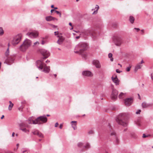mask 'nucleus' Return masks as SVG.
Listing matches in <instances>:
<instances>
[{
  "label": "nucleus",
  "mask_w": 153,
  "mask_h": 153,
  "mask_svg": "<svg viewBox=\"0 0 153 153\" xmlns=\"http://www.w3.org/2000/svg\"><path fill=\"white\" fill-rule=\"evenodd\" d=\"M93 64L97 68H100L101 65L99 61L97 60H94L93 61Z\"/></svg>",
  "instance_id": "nucleus-16"
},
{
  "label": "nucleus",
  "mask_w": 153,
  "mask_h": 153,
  "mask_svg": "<svg viewBox=\"0 0 153 153\" xmlns=\"http://www.w3.org/2000/svg\"><path fill=\"white\" fill-rule=\"evenodd\" d=\"M141 31L142 33H144V30H141Z\"/></svg>",
  "instance_id": "nucleus-64"
},
{
  "label": "nucleus",
  "mask_w": 153,
  "mask_h": 153,
  "mask_svg": "<svg viewBox=\"0 0 153 153\" xmlns=\"http://www.w3.org/2000/svg\"><path fill=\"white\" fill-rule=\"evenodd\" d=\"M65 40V38L62 36L59 37L58 39L57 43L59 45H61Z\"/></svg>",
  "instance_id": "nucleus-18"
},
{
  "label": "nucleus",
  "mask_w": 153,
  "mask_h": 153,
  "mask_svg": "<svg viewBox=\"0 0 153 153\" xmlns=\"http://www.w3.org/2000/svg\"><path fill=\"white\" fill-rule=\"evenodd\" d=\"M82 74L83 76H85L91 77L93 76L92 73L89 71H82Z\"/></svg>",
  "instance_id": "nucleus-12"
},
{
  "label": "nucleus",
  "mask_w": 153,
  "mask_h": 153,
  "mask_svg": "<svg viewBox=\"0 0 153 153\" xmlns=\"http://www.w3.org/2000/svg\"><path fill=\"white\" fill-rule=\"evenodd\" d=\"M131 67L129 66L127 67L126 69V71L128 72L130 70Z\"/></svg>",
  "instance_id": "nucleus-33"
},
{
  "label": "nucleus",
  "mask_w": 153,
  "mask_h": 153,
  "mask_svg": "<svg viewBox=\"0 0 153 153\" xmlns=\"http://www.w3.org/2000/svg\"><path fill=\"white\" fill-rule=\"evenodd\" d=\"M31 41L26 39L23 42L22 45L19 46V49L22 52L26 51L31 45Z\"/></svg>",
  "instance_id": "nucleus-4"
},
{
  "label": "nucleus",
  "mask_w": 153,
  "mask_h": 153,
  "mask_svg": "<svg viewBox=\"0 0 153 153\" xmlns=\"http://www.w3.org/2000/svg\"><path fill=\"white\" fill-rule=\"evenodd\" d=\"M59 124L57 122H56L55 125V127H57L58 126V125Z\"/></svg>",
  "instance_id": "nucleus-46"
},
{
  "label": "nucleus",
  "mask_w": 153,
  "mask_h": 153,
  "mask_svg": "<svg viewBox=\"0 0 153 153\" xmlns=\"http://www.w3.org/2000/svg\"><path fill=\"white\" fill-rule=\"evenodd\" d=\"M5 60L4 62L7 65H10L13 63L14 58L12 56H9L5 57Z\"/></svg>",
  "instance_id": "nucleus-7"
},
{
  "label": "nucleus",
  "mask_w": 153,
  "mask_h": 153,
  "mask_svg": "<svg viewBox=\"0 0 153 153\" xmlns=\"http://www.w3.org/2000/svg\"><path fill=\"white\" fill-rule=\"evenodd\" d=\"M114 42L116 45L120 46L122 43V39L120 37L116 36L114 38Z\"/></svg>",
  "instance_id": "nucleus-9"
},
{
  "label": "nucleus",
  "mask_w": 153,
  "mask_h": 153,
  "mask_svg": "<svg viewBox=\"0 0 153 153\" xmlns=\"http://www.w3.org/2000/svg\"><path fill=\"white\" fill-rule=\"evenodd\" d=\"M88 133L89 134H91L93 133V131L92 130H90L88 132Z\"/></svg>",
  "instance_id": "nucleus-41"
},
{
  "label": "nucleus",
  "mask_w": 153,
  "mask_h": 153,
  "mask_svg": "<svg viewBox=\"0 0 153 153\" xmlns=\"http://www.w3.org/2000/svg\"><path fill=\"white\" fill-rule=\"evenodd\" d=\"M141 110H139L136 112V114H139L141 112Z\"/></svg>",
  "instance_id": "nucleus-43"
},
{
  "label": "nucleus",
  "mask_w": 153,
  "mask_h": 153,
  "mask_svg": "<svg viewBox=\"0 0 153 153\" xmlns=\"http://www.w3.org/2000/svg\"><path fill=\"white\" fill-rule=\"evenodd\" d=\"M111 79L112 81L116 85H118L119 84L120 80L117 78V76H115V77H114L113 76L111 77Z\"/></svg>",
  "instance_id": "nucleus-14"
},
{
  "label": "nucleus",
  "mask_w": 153,
  "mask_h": 153,
  "mask_svg": "<svg viewBox=\"0 0 153 153\" xmlns=\"http://www.w3.org/2000/svg\"><path fill=\"white\" fill-rule=\"evenodd\" d=\"M4 33V31L2 27H0V36H3Z\"/></svg>",
  "instance_id": "nucleus-24"
},
{
  "label": "nucleus",
  "mask_w": 153,
  "mask_h": 153,
  "mask_svg": "<svg viewBox=\"0 0 153 153\" xmlns=\"http://www.w3.org/2000/svg\"><path fill=\"white\" fill-rule=\"evenodd\" d=\"M32 133L33 134L37 135L40 137L42 138L43 137V134L38 130L33 131Z\"/></svg>",
  "instance_id": "nucleus-17"
},
{
  "label": "nucleus",
  "mask_w": 153,
  "mask_h": 153,
  "mask_svg": "<svg viewBox=\"0 0 153 153\" xmlns=\"http://www.w3.org/2000/svg\"><path fill=\"white\" fill-rule=\"evenodd\" d=\"M99 7L97 5H96V7L94 9H92V10H94V11L93 13V14H97V13L98 10L99 9Z\"/></svg>",
  "instance_id": "nucleus-23"
},
{
  "label": "nucleus",
  "mask_w": 153,
  "mask_h": 153,
  "mask_svg": "<svg viewBox=\"0 0 153 153\" xmlns=\"http://www.w3.org/2000/svg\"><path fill=\"white\" fill-rule=\"evenodd\" d=\"M137 125L138 126H140V123H138L137 124Z\"/></svg>",
  "instance_id": "nucleus-59"
},
{
  "label": "nucleus",
  "mask_w": 153,
  "mask_h": 153,
  "mask_svg": "<svg viewBox=\"0 0 153 153\" xmlns=\"http://www.w3.org/2000/svg\"><path fill=\"white\" fill-rule=\"evenodd\" d=\"M9 54L10 51L9 49V48H8L6 51L5 52V57L9 56Z\"/></svg>",
  "instance_id": "nucleus-26"
},
{
  "label": "nucleus",
  "mask_w": 153,
  "mask_h": 153,
  "mask_svg": "<svg viewBox=\"0 0 153 153\" xmlns=\"http://www.w3.org/2000/svg\"><path fill=\"white\" fill-rule=\"evenodd\" d=\"M151 78L153 81V76H152V74L151 75Z\"/></svg>",
  "instance_id": "nucleus-53"
},
{
  "label": "nucleus",
  "mask_w": 153,
  "mask_h": 153,
  "mask_svg": "<svg viewBox=\"0 0 153 153\" xmlns=\"http://www.w3.org/2000/svg\"><path fill=\"white\" fill-rule=\"evenodd\" d=\"M112 56V53H110L108 54V56L109 58H111Z\"/></svg>",
  "instance_id": "nucleus-40"
},
{
  "label": "nucleus",
  "mask_w": 153,
  "mask_h": 153,
  "mask_svg": "<svg viewBox=\"0 0 153 153\" xmlns=\"http://www.w3.org/2000/svg\"><path fill=\"white\" fill-rule=\"evenodd\" d=\"M39 42H38L37 41V42H34V46H35V45H39Z\"/></svg>",
  "instance_id": "nucleus-38"
},
{
  "label": "nucleus",
  "mask_w": 153,
  "mask_h": 153,
  "mask_svg": "<svg viewBox=\"0 0 153 153\" xmlns=\"http://www.w3.org/2000/svg\"><path fill=\"white\" fill-rule=\"evenodd\" d=\"M131 136L133 137H135V134L134 132H131Z\"/></svg>",
  "instance_id": "nucleus-37"
},
{
  "label": "nucleus",
  "mask_w": 153,
  "mask_h": 153,
  "mask_svg": "<svg viewBox=\"0 0 153 153\" xmlns=\"http://www.w3.org/2000/svg\"><path fill=\"white\" fill-rule=\"evenodd\" d=\"M9 102L10 104H13V103H12V102L11 101H9Z\"/></svg>",
  "instance_id": "nucleus-62"
},
{
  "label": "nucleus",
  "mask_w": 153,
  "mask_h": 153,
  "mask_svg": "<svg viewBox=\"0 0 153 153\" xmlns=\"http://www.w3.org/2000/svg\"><path fill=\"white\" fill-rule=\"evenodd\" d=\"M79 36H77L76 37V39H78L79 38Z\"/></svg>",
  "instance_id": "nucleus-57"
},
{
  "label": "nucleus",
  "mask_w": 153,
  "mask_h": 153,
  "mask_svg": "<svg viewBox=\"0 0 153 153\" xmlns=\"http://www.w3.org/2000/svg\"><path fill=\"white\" fill-rule=\"evenodd\" d=\"M76 121H73L71 122L72 127L74 130H76L77 128L76 124Z\"/></svg>",
  "instance_id": "nucleus-21"
},
{
  "label": "nucleus",
  "mask_w": 153,
  "mask_h": 153,
  "mask_svg": "<svg viewBox=\"0 0 153 153\" xmlns=\"http://www.w3.org/2000/svg\"><path fill=\"white\" fill-rule=\"evenodd\" d=\"M90 145L88 143H87L85 145L83 146V148L85 149H88L90 148Z\"/></svg>",
  "instance_id": "nucleus-28"
},
{
  "label": "nucleus",
  "mask_w": 153,
  "mask_h": 153,
  "mask_svg": "<svg viewBox=\"0 0 153 153\" xmlns=\"http://www.w3.org/2000/svg\"><path fill=\"white\" fill-rule=\"evenodd\" d=\"M142 66V65L140 64V63H138L135 68V69H134L135 71V72H137L138 69H140L141 68Z\"/></svg>",
  "instance_id": "nucleus-22"
},
{
  "label": "nucleus",
  "mask_w": 153,
  "mask_h": 153,
  "mask_svg": "<svg viewBox=\"0 0 153 153\" xmlns=\"http://www.w3.org/2000/svg\"><path fill=\"white\" fill-rule=\"evenodd\" d=\"M42 60H38L36 61V64L37 68L42 72L48 73L50 71V67L47 66Z\"/></svg>",
  "instance_id": "nucleus-2"
},
{
  "label": "nucleus",
  "mask_w": 153,
  "mask_h": 153,
  "mask_svg": "<svg viewBox=\"0 0 153 153\" xmlns=\"http://www.w3.org/2000/svg\"><path fill=\"white\" fill-rule=\"evenodd\" d=\"M54 11H55V10L54 9H52L51 10V12L52 13Z\"/></svg>",
  "instance_id": "nucleus-51"
},
{
  "label": "nucleus",
  "mask_w": 153,
  "mask_h": 153,
  "mask_svg": "<svg viewBox=\"0 0 153 153\" xmlns=\"http://www.w3.org/2000/svg\"><path fill=\"white\" fill-rule=\"evenodd\" d=\"M19 146V143H17V144H16V146L17 147V149L18 148Z\"/></svg>",
  "instance_id": "nucleus-52"
},
{
  "label": "nucleus",
  "mask_w": 153,
  "mask_h": 153,
  "mask_svg": "<svg viewBox=\"0 0 153 153\" xmlns=\"http://www.w3.org/2000/svg\"><path fill=\"white\" fill-rule=\"evenodd\" d=\"M148 137V136L147 135H146V134H143V138H145V137Z\"/></svg>",
  "instance_id": "nucleus-44"
},
{
  "label": "nucleus",
  "mask_w": 153,
  "mask_h": 153,
  "mask_svg": "<svg viewBox=\"0 0 153 153\" xmlns=\"http://www.w3.org/2000/svg\"><path fill=\"white\" fill-rule=\"evenodd\" d=\"M13 105V104H10L8 107V109L9 110H11Z\"/></svg>",
  "instance_id": "nucleus-31"
},
{
  "label": "nucleus",
  "mask_w": 153,
  "mask_h": 153,
  "mask_svg": "<svg viewBox=\"0 0 153 153\" xmlns=\"http://www.w3.org/2000/svg\"><path fill=\"white\" fill-rule=\"evenodd\" d=\"M110 135L111 136H114L115 137V140L114 142V143L115 144H118L119 142V139L118 138V137L116 136L115 133L114 131L110 133Z\"/></svg>",
  "instance_id": "nucleus-15"
},
{
  "label": "nucleus",
  "mask_w": 153,
  "mask_h": 153,
  "mask_svg": "<svg viewBox=\"0 0 153 153\" xmlns=\"http://www.w3.org/2000/svg\"><path fill=\"white\" fill-rule=\"evenodd\" d=\"M77 146L79 147H82L83 148L84 144L82 143L79 142L78 143Z\"/></svg>",
  "instance_id": "nucleus-30"
},
{
  "label": "nucleus",
  "mask_w": 153,
  "mask_h": 153,
  "mask_svg": "<svg viewBox=\"0 0 153 153\" xmlns=\"http://www.w3.org/2000/svg\"><path fill=\"white\" fill-rule=\"evenodd\" d=\"M85 34L87 35H89L91 34V32H90L89 30H87L85 33Z\"/></svg>",
  "instance_id": "nucleus-36"
},
{
  "label": "nucleus",
  "mask_w": 153,
  "mask_h": 153,
  "mask_svg": "<svg viewBox=\"0 0 153 153\" xmlns=\"http://www.w3.org/2000/svg\"><path fill=\"white\" fill-rule=\"evenodd\" d=\"M134 29L135 30H136V31L137 32H138L140 30V29L138 28H134Z\"/></svg>",
  "instance_id": "nucleus-39"
},
{
  "label": "nucleus",
  "mask_w": 153,
  "mask_h": 153,
  "mask_svg": "<svg viewBox=\"0 0 153 153\" xmlns=\"http://www.w3.org/2000/svg\"><path fill=\"white\" fill-rule=\"evenodd\" d=\"M134 20V18L132 16H130L129 18V21L131 23V24L133 23Z\"/></svg>",
  "instance_id": "nucleus-27"
},
{
  "label": "nucleus",
  "mask_w": 153,
  "mask_h": 153,
  "mask_svg": "<svg viewBox=\"0 0 153 153\" xmlns=\"http://www.w3.org/2000/svg\"><path fill=\"white\" fill-rule=\"evenodd\" d=\"M20 129L21 130H22V131L25 132H29V130H28L26 128H20Z\"/></svg>",
  "instance_id": "nucleus-29"
},
{
  "label": "nucleus",
  "mask_w": 153,
  "mask_h": 153,
  "mask_svg": "<svg viewBox=\"0 0 153 153\" xmlns=\"http://www.w3.org/2000/svg\"><path fill=\"white\" fill-rule=\"evenodd\" d=\"M48 119L46 116L44 114L37 118L34 120H32V123L29 122V124H41L46 123Z\"/></svg>",
  "instance_id": "nucleus-5"
},
{
  "label": "nucleus",
  "mask_w": 153,
  "mask_h": 153,
  "mask_svg": "<svg viewBox=\"0 0 153 153\" xmlns=\"http://www.w3.org/2000/svg\"><path fill=\"white\" fill-rule=\"evenodd\" d=\"M26 35L30 38H34L38 36V33L37 32H28L26 34Z\"/></svg>",
  "instance_id": "nucleus-10"
},
{
  "label": "nucleus",
  "mask_w": 153,
  "mask_h": 153,
  "mask_svg": "<svg viewBox=\"0 0 153 153\" xmlns=\"http://www.w3.org/2000/svg\"><path fill=\"white\" fill-rule=\"evenodd\" d=\"M58 31H57V32H54V34L55 36H56L57 35H58Z\"/></svg>",
  "instance_id": "nucleus-47"
},
{
  "label": "nucleus",
  "mask_w": 153,
  "mask_h": 153,
  "mask_svg": "<svg viewBox=\"0 0 153 153\" xmlns=\"http://www.w3.org/2000/svg\"><path fill=\"white\" fill-rule=\"evenodd\" d=\"M15 134L14 132H13V133H12V136L13 137H14V135H15Z\"/></svg>",
  "instance_id": "nucleus-49"
},
{
  "label": "nucleus",
  "mask_w": 153,
  "mask_h": 153,
  "mask_svg": "<svg viewBox=\"0 0 153 153\" xmlns=\"http://www.w3.org/2000/svg\"><path fill=\"white\" fill-rule=\"evenodd\" d=\"M110 60L111 61H113V58L111 57L110 59Z\"/></svg>",
  "instance_id": "nucleus-54"
},
{
  "label": "nucleus",
  "mask_w": 153,
  "mask_h": 153,
  "mask_svg": "<svg viewBox=\"0 0 153 153\" xmlns=\"http://www.w3.org/2000/svg\"><path fill=\"white\" fill-rule=\"evenodd\" d=\"M19 126L20 127V128H22L25 126V125L23 123H21L19 124Z\"/></svg>",
  "instance_id": "nucleus-32"
},
{
  "label": "nucleus",
  "mask_w": 153,
  "mask_h": 153,
  "mask_svg": "<svg viewBox=\"0 0 153 153\" xmlns=\"http://www.w3.org/2000/svg\"><path fill=\"white\" fill-rule=\"evenodd\" d=\"M32 120H33L32 119V117L30 118L29 119L27 120L28 123L29 124V122L32 123Z\"/></svg>",
  "instance_id": "nucleus-35"
},
{
  "label": "nucleus",
  "mask_w": 153,
  "mask_h": 153,
  "mask_svg": "<svg viewBox=\"0 0 153 153\" xmlns=\"http://www.w3.org/2000/svg\"><path fill=\"white\" fill-rule=\"evenodd\" d=\"M126 114L121 113L118 116L116 120L118 124L126 127L127 125V123L126 121Z\"/></svg>",
  "instance_id": "nucleus-3"
},
{
  "label": "nucleus",
  "mask_w": 153,
  "mask_h": 153,
  "mask_svg": "<svg viewBox=\"0 0 153 153\" xmlns=\"http://www.w3.org/2000/svg\"><path fill=\"white\" fill-rule=\"evenodd\" d=\"M50 62V61L49 60H47L46 62H45L46 63H48V62Z\"/></svg>",
  "instance_id": "nucleus-60"
},
{
  "label": "nucleus",
  "mask_w": 153,
  "mask_h": 153,
  "mask_svg": "<svg viewBox=\"0 0 153 153\" xmlns=\"http://www.w3.org/2000/svg\"><path fill=\"white\" fill-rule=\"evenodd\" d=\"M51 8H54V5H52L51 6Z\"/></svg>",
  "instance_id": "nucleus-56"
},
{
  "label": "nucleus",
  "mask_w": 153,
  "mask_h": 153,
  "mask_svg": "<svg viewBox=\"0 0 153 153\" xmlns=\"http://www.w3.org/2000/svg\"><path fill=\"white\" fill-rule=\"evenodd\" d=\"M87 44L86 43L80 42L76 45L74 49L76 51L74 52L81 55L82 58L85 59L87 56L84 52L87 49Z\"/></svg>",
  "instance_id": "nucleus-1"
},
{
  "label": "nucleus",
  "mask_w": 153,
  "mask_h": 153,
  "mask_svg": "<svg viewBox=\"0 0 153 153\" xmlns=\"http://www.w3.org/2000/svg\"><path fill=\"white\" fill-rule=\"evenodd\" d=\"M151 104L150 103H147L145 102H143L142 104V106L143 108H147L151 106Z\"/></svg>",
  "instance_id": "nucleus-20"
},
{
  "label": "nucleus",
  "mask_w": 153,
  "mask_h": 153,
  "mask_svg": "<svg viewBox=\"0 0 153 153\" xmlns=\"http://www.w3.org/2000/svg\"><path fill=\"white\" fill-rule=\"evenodd\" d=\"M39 51L43 56V59L47 58L50 55L49 52L47 50L44 49H40Z\"/></svg>",
  "instance_id": "nucleus-8"
},
{
  "label": "nucleus",
  "mask_w": 153,
  "mask_h": 153,
  "mask_svg": "<svg viewBox=\"0 0 153 153\" xmlns=\"http://www.w3.org/2000/svg\"><path fill=\"white\" fill-rule=\"evenodd\" d=\"M62 126H63V125L62 124H61L60 125V126H59V128L60 129H62Z\"/></svg>",
  "instance_id": "nucleus-45"
},
{
  "label": "nucleus",
  "mask_w": 153,
  "mask_h": 153,
  "mask_svg": "<svg viewBox=\"0 0 153 153\" xmlns=\"http://www.w3.org/2000/svg\"><path fill=\"white\" fill-rule=\"evenodd\" d=\"M126 94L121 92L119 95V97L120 99H123L126 96Z\"/></svg>",
  "instance_id": "nucleus-25"
},
{
  "label": "nucleus",
  "mask_w": 153,
  "mask_h": 153,
  "mask_svg": "<svg viewBox=\"0 0 153 153\" xmlns=\"http://www.w3.org/2000/svg\"><path fill=\"white\" fill-rule=\"evenodd\" d=\"M4 117V116L3 115L2 116V117H1V119H2Z\"/></svg>",
  "instance_id": "nucleus-55"
},
{
  "label": "nucleus",
  "mask_w": 153,
  "mask_h": 153,
  "mask_svg": "<svg viewBox=\"0 0 153 153\" xmlns=\"http://www.w3.org/2000/svg\"><path fill=\"white\" fill-rule=\"evenodd\" d=\"M55 12L58 14H59L60 17H61V13L58 11L55 10Z\"/></svg>",
  "instance_id": "nucleus-34"
},
{
  "label": "nucleus",
  "mask_w": 153,
  "mask_h": 153,
  "mask_svg": "<svg viewBox=\"0 0 153 153\" xmlns=\"http://www.w3.org/2000/svg\"><path fill=\"white\" fill-rule=\"evenodd\" d=\"M138 96L139 98V99H140V95L139 94H138Z\"/></svg>",
  "instance_id": "nucleus-63"
},
{
  "label": "nucleus",
  "mask_w": 153,
  "mask_h": 153,
  "mask_svg": "<svg viewBox=\"0 0 153 153\" xmlns=\"http://www.w3.org/2000/svg\"><path fill=\"white\" fill-rule=\"evenodd\" d=\"M125 103L126 105L129 106L133 102V99L132 98L126 99L125 100Z\"/></svg>",
  "instance_id": "nucleus-13"
},
{
  "label": "nucleus",
  "mask_w": 153,
  "mask_h": 153,
  "mask_svg": "<svg viewBox=\"0 0 153 153\" xmlns=\"http://www.w3.org/2000/svg\"><path fill=\"white\" fill-rule=\"evenodd\" d=\"M22 37L21 34H19L14 36L11 41V43L13 46L17 45L21 41Z\"/></svg>",
  "instance_id": "nucleus-6"
},
{
  "label": "nucleus",
  "mask_w": 153,
  "mask_h": 153,
  "mask_svg": "<svg viewBox=\"0 0 153 153\" xmlns=\"http://www.w3.org/2000/svg\"><path fill=\"white\" fill-rule=\"evenodd\" d=\"M116 72L117 73H121V71H120V70H119L118 69H117L116 70Z\"/></svg>",
  "instance_id": "nucleus-42"
},
{
  "label": "nucleus",
  "mask_w": 153,
  "mask_h": 153,
  "mask_svg": "<svg viewBox=\"0 0 153 153\" xmlns=\"http://www.w3.org/2000/svg\"><path fill=\"white\" fill-rule=\"evenodd\" d=\"M45 19L47 21H50L52 20H57V19L55 17H53L52 16H51L46 17L45 18Z\"/></svg>",
  "instance_id": "nucleus-19"
},
{
  "label": "nucleus",
  "mask_w": 153,
  "mask_h": 153,
  "mask_svg": "<svg viewBox=\"0 0 153 153\" xmlns=\"http://www.w3.org/2000/svg\"><path fill=\"white\" fill-rule=\"evenodd\" d=\"M69 25L71 26H72V24L71 22H70L69 23Z\"/></svg>",
  "instance_id": "nucleus-61"
},
{
  "label": "nucleus",
  "mask_w": 153,
  "mask_h": 153,
  "mask_svg": "<svg viewBox=\"0 0 153 153\" xmlns=\"http://www.w3.org/2000/svg\"><path fill=\"white\" fill-rule=\"evenodd\" d=\"M57 27V26H56L55 25H53V28H56V27Z\"/></svg>",
  "instance_id": "nucleus-58"
},
{
  "label": "nucleus",
  "mask_w": 153,
  "mask_h": 153,
  "mask_svg": "<svg viewBox=\"0 0 153 153\" xmlns=\"http://www.w3.org/2000/svg\"><path fill=\"white\" fill-rule=\"evenodd\" d=\"M118 94V91L115 89H113L112 91L111 98L113 100H115L117 98Z\"/></svg>",
  "instance_id": "nucleus-11"
},
{
  "label": "nucleus",
  "mask_w": 153,
  "mask_h": 153,
  "mask_svg": "<svg viewBox=\"0 0 153 153\" xmlns=\"http://www.w3.org/2000/svg\"><path fill=\"white\" fill-rule=\"evenodd\" d=\"M45 43V42L44 41L42 40V41L41 44L42 45H44Z\"/></svg>",
  "instance_id": "nucleus-48"
},
{
  "label": "nucleus",
  "mask_w": 153,
  "mask_h": 153,
  "mask_svg": "<svg viewBox=\"0 0 153 153\" xmlns=\"http://www.w3.org/2000/svg\"><path fill=\"white\" fill-rule=\"evenodd\" d=\"M143 62H143V60H141V62L140 63V64H141L143 63Z\"/></svg>",
  "instance_id": "nucleus-50"
}]
</instances>
